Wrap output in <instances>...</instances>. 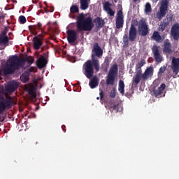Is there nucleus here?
<instances>
[{"label": "nucleus", "instance_id": "nucleus-38", "mask_svg": "<svg viewBox=\"0 0 179 179\" xmlns=\"http://www.w3.org/2000/svg\"><path fill=\"white\" fill-rule=\"evenodd\" d=\"M110 6H111V3H110V2H108V1H106L103 4V9H104V10H106V12H107V10L111 9V8H110Z\"/></svg>", "mask_w": 179, "mask_h": 179}, {"label": "nucleus", "instance_id": "nucleus-47", "mask_svg": "<svg viewBox=\"0 0 179 179\" xmlns=\"http://www.w3.org/2000/svg\"><path fill=\"white\" fill-rule=\"evenodd\" d=\"M29 71L30 72H36V68L35 67H30Z\"/></svg>", "mask_w": 179, "mask_h": 179}, {"label": "nucleus", "instance_id": "nucleus-37", "mask_svg": "<svg viewBox=\"0 0 179 179\" xmlns=\"http://www.w3.org/2000/svg\"><path fill=\"white\" fill-rule=\"evenodd\" d=\"M29 76L27 75H22L20 76V80L22 82V83H26L29 82Z\"/></svg>", "mask_w": 179, "mask_h": 179}, {"label": "nucleus", "instance_id": "nucleus-14", "mask_svg": "<svg viewBox=\"0 0 179 179\" xmlns=\"http://www.w3.org/2000/svg\"><path fill=\"white\" fill-rule=\"evenodd\" d=\"M171 34L173 40H179V23L174 24L171 29Z\"/></svg>", "mask_w": 179, "mask_h": 179}, {"label": "nucleus", "instance_id": "nucleus-7", "mask_svg": "<svg viewBox=\"0 0 179 179\" xmlns=\"http://www.w3.org/2000/svg\"><path fill=\"white\" fill-rule=\"evenodd\" d=\"M94 71L96 72H99V71H100V61H99V58L94 57V56H92L90 61V77L91 78L94 74Z\"/></svg>", "mask_w": 179, "mask_h": 179}, {"label": "nucleus", "instance_id": "nucleus-41", "mask_svg": "<svg viewBox=\"0 0 179 179\" xmlns=\"http://www.w3.org/2000/svg\"><path fill=\"white\" fill-rule=\"evenodd\" d=\"M27 62H28L29 65H31L33 62H34V59L31 57H27L26 59Z\"/></svg>", "mask_w": 179, "mask_h": 179}, {"label": "nucleus", "instance_id": "nucleus-8", "mask_svg": "<svg viewBox=\"0 0 179 179\" xmlns=\"http://www.w3.org/2000/svg\"><path fill=\"white\" fill-rule=\"evenodd\" d=\"M66 34L69 44H71V45H76V44H78L76 43V40H78V32L73 29H69L66 31Z\"/></svg>", "mask_w": 179, "mask_h": 179}, {"label": "nucleus", "instance_id": "nucleus-23", "mask_svg": "<svg viewBox=\"0 0 179 179\" xmlns=\"http://www.w3.org/2000/svg\"><path fill=\"white\" fill-rule=\"evenodd\" d=\"M47 64V59L44 57V56H41L40 59H38L36 61V65L40 69H41V68H44Z\"/></svg>", "mask_w": 179, "mask_h": 179}, {"label": "nucleus", "instance_id": "nucleus-30", "mask_svg": "<svg viewBox=\"0 0 179 179\" xmlns=\"http://www.w3.org/2000/svg\"><path fill=\"white\" fill-rule=\"evenodd\" d=\"M9 43V38L8 36H0V45L3 44V45H8Z\"/></svg>", "mask_w": 179, "mask_h": 179}, {"label": "nucleus", "instance_id": "nucleus-26", "mask_svg": "<svg viewBox=\"0 0 179 179\" xmlns=\"http://www.w3.org/2000/svg\"><path fill=\"white\" fill-rule=\"evenodd\" d=\"M146 64V60L142 59L136 65V72L142 73V66Z\"/></svg>", "mask_w": 179, "mask_h": 179}, {"label": "nucleus", "instance_id": "nucleus-42", "mask_svg": "<svg viewBox=\"0 0 179 179\" xmlns=\"http://www.w3.org/2000/svg\"><path fill=\"white\" fill-rule=\"evenodd\" d=\"M106 12L109 16H114V15H115V12L111 8H109V10H106Z\"/></svg>", "mask_w": 179, "mask_h": 179}, {"label": "nucleus", "instance_id": "nucleus-32", "mask_svg": "<svg viewBox=\"0 0 179 179\" xmlns=\"http://www.w3.org/2000/svg\"><path fill=\"white\" fill-rule=\"evenodd\" d=\"M169 26H170V22L167 21V22H163L160 26H159V29L161 30V31H163L164 30H166V28L169 27Z\"/></svg>", "mask_w": 179, "mask_h": 179}, {"label": "nucleus", "instance_id": "nucleus-24", "mask_svg": "<svg viewBox=\"0 0 179 179\" xmlns=\"http://www.w3.org/2000/svg\"><path fill=\"white\" fill-rule=\"evenodd\" d=\"M152 40L157 41V43H162L163 41V38L160 34L157 31H155L151 36Z\"/></svg>", "mask_w": 179, "mask_h": 179}, {"label": "nucleus", "instance_id": "nucleus-45", "mask_svg": "<svg viewBox=\"0 0 179 179\" xmlns=\"http://www.w3.org/2000/svg\"><path fill=\"white\" fill-rule=\"evenodd\" d=\"M8 34V31L6 30H4L1 32V34L0 36H3L4 37H8V35H6Z\"/></svg>", "mask_w": 179, "mask_h": 179}, {"label": "nucleus", "instance_id": "nucleus-40", "mask_svg": "<svg viewBox=\"0 0 179 179\" xmlns=\"http://www.w3.org/2000/svg\"><path fill=\"white\" fill-rule=\"evenodd\" d=\"M166 68V66H161L159 69L158 75H162V73H164Z\"/></svg>", "mask_w": 179, "mask_h": 179}, {"label": "nucleus", "instance_id": "nucleus-53", "mask_svg": "<svg viewBox=\"0 0 179 179\" xmlns=\"http://www.w3.org/2000/svg\"><path fill=\"white\" fill-rule=\"evenodd\" d=\"M1 70H0V76H1Z\"/></svg>", "mask_w": 179, "mask_h": 179}, {"label": "nucleus", "instance_id": "nucleus-39", "mask_svg": "<svg viewBox=\"0 0 179 179\" xmlns=\"http://www.w3.org/2000/svg\"><path fill=\"white\" fill-rule=\"evenodd\" d=\"M19 22L21 23V24H24L26 22H27V20L26 19V17L24 15H21L19 17Z\"/></svg>", "mask_w": 179, "mask_h": 179}, {"label": "nucleus", "instance_id": "nucleus-51", "mask_svg": "<svg viewBox=\"0 0 179 179\" xmlns=\"http://www.w3.org/2000/svg\"><path fill=\"white\" fill-rule=\"evenodd\" d=\"M80 82H78V83L76 84L75 85H76V87H78V85H80Z\"/></svg>", "mask_w": 179, "mask_h": 179}, {"label": "nucleus", "instance_id": "nucleus-18", "mask_svg": "<svg viewBox=\"0 0 179 179\" xmlns=\"http://www.w3.org/2000/svg\"><path fill=\"white\" fill-rule=\"evenodd\" d=\"M152 76H153V67L152 66L147 68L143 74L141 72V78L143 80H148Z\"/></svg>", "mask_w": 179, "mask_h": 179}, {"label": "nucleus", "instance_id": "nucleus-55", "mask_svg": "<svg viewBox=\"0 0 179 179\" xmlns=\"http://www.w3.org/2000/svg\"><path fill=\"white\" fill-rule=\"evenodd\" d=\"M134 2H136V1H138V0H134Z\"/></svg>", "mask_w": 179, "mask_h": 179}, {"label": "nucleus", "instance_id": "nucleus-48", "mask_svg": "<svg viewBox=\"0 0 179 179\" xmlns=\"http://www.w3.org/2000/svg\"><path fill=\"white\" fill-rule=\"evenodd\" d=\"M99 96H100L101 100H102V99H103V97L104 96V94H103V91H101V92H100Z\"/></svg>", "mask_w": 179, "mask_h": 179}, {"label": "nucleus", "instance_id": "nucleus-52", "mask_svg": "<svg viewBox=\"0 0 179 179\" xmlns=\"http://www.w3.org/2000/svg\"><path fill=\"white\" fill-rule=\"evenodd\" d=\"M1 19H3V16H0V20Z\"/></svg>", "mask_w": 179, "mask_h": 179}, {"label": "nucleus", "instance_id": "nucleus-36", "mask_svg": "<svg viewBox=\"0 0 179 179\" xmlns=\"http://www.w3.org/2000/svg\"><path fill=\"white\" fill-rule=\"evenodd\" d=\"M152 12V6L150 5V3H146L145 6V13L146 15Z\"/></svg>", "mask_w": 179, "mask_h": 179}, {"label": "nucleus", "instance_id": "nucleus-46", "mask_svg": "<svg viewBox=\"0 0 179 179\" xmlns=\"http://www.w3.org/2000/svg\"><path fill=\"white\" fill-rule=\"evenodd\" d=\"M69 17H71V19H76V16H75V15H73L71 13H70Z\"/></svg>", "mask_w": 179, "mask_h": 179}, {"label": "nucleus", "instance_id": "nucleus-3", "mask_svg": "<svg viewBox=\"0 0 179 179\" xmlns=\"http://www.w3.org/2000/svg\"><path fill=\"white\" fill-rule=\"evenodd\" d=\"M3 90H0V121L2 120L1 114H3L6 110H9L13 107V98L10 96L6 95Z\"/></svg>", "mask_w": 179, "mask_h": 179}, {"label": "nucleus", "instance_id": "nucleus-10", "mask_svg": "<svg viewBox=\"0 0 179 179\" xmlns=\"http://www.w3.org/2000/svg\"><path fill=\"white\" fill-rule=\"evenodd\" d=\"M101 58L103 57V49L99 45L98 43H95L92 48V54L91 58Z\"/></svg>", "mask_w": 179, "mask_h": 179}, {"label": "nucleus", "instance_id": "nucleus-6", "mask_svg": "<svg viewBox=\"0 0 179 179\" xmlns=\"http://www.w3.org/2000/svg\"><path fill=\"white\" fill-rule=\"evenodd\" d=\"M104 24H106V22L100 17H96L93 20H92V18L90 19V30L95 26V28L94 29L95 33H97L100 29L103 27Z\"/></svg>", "mask_w": 179, "mask_h": 179}, {"label": "nucleus", "instance_id": "nucleus-11", "mask_svg": "<svg viewBox=\"0 0 179 179\" xmlns=\"http://www.w3.org/2000/svg\"><path fill=\"white\" fill-rule=\"evenodd\" d=\"M17 87H19V83L15 80H11L7 83V85L6 86V91L10 94L13 93Z\"/></svg>", "mask_w": 179, "mask_h": 179}, {"label": "nucleus", "instance_id": "nucleus-35", "mask_svg": "<svg viewBox=\"0 0 179 179\" xmlns=\"http://www.w3.org/2000/svg\"><path fill=\"white\" fill-rule=\"evenodd\" d=\"M70 13H79V7L76 5H73L70 8Z\"/></svg>", "mask_w": 179, "mask_h": 179}, {"label": "nucleus", "instance_id": "nucleus-43", "mask_svg": "<svg viewBox=\"0 0 179 179\" xmlns=\"http://www.w3.org/2000/svg\"><path fill=\"white\" fill-rule=\"evenodd\" d=\"M159 85H160V80H155L154 82H153V86H154V89H155L156 87H157V86H159Z\"/></svg>", "mask_w": 179, "mask_h": 179}, {"label": "nucleus", "instance_id": "nucleus-44", "mask_svg": "<svg viewBox=\"0 0 179 179\" xmlns=\"http://www.w3.org/2000/svg\"><path fill=\"white\" fill-rule=\"evenodd\" d=\"M110 97L111 99H115V90H113V92L110 93Z\"/></svg>", "mask_w": 179, "mask_h": 179}, {"label": "nucleus", "instance_id": "nucleus-2", "mask_svg": "<svg viewBox=\"0 0 179 179\" xmlns=\"http://www.w3.org/2000/svg\"><path fill=\"white\" fill-rule=\"evenodd\" d=\"M76 28L78 33L90 31V17H86L83 13L78 14L76 17Z\"/></svg>", "mask_w": 179, "mask_h": 179}, {"label": "nucleus", "instance_id": "nucleus-27", "mask_svg": "<svg viewBox=\"0 0 179 179\" xmlns=\"http://www.w3.org/2000/svg\"><path fill=\"white\" fill-rule=\"evenodd\" d=\"M117 73H118V66L117 64H113V66L110 67L108 75L115 76Z\"/></svg>", "mask_w": 179, "mask_h": 179}, {"label": "nucleus", "instance_id": "nucleus-4", "mask_svg": "<svg viewBox=\"0 0 179 179\" xmlns=\"http://www.w3.org/2000/svg\"><path fill=\"white\" fill-rule=\"evenodd\" d=\"M137 36H138V30L136 29V27H135L134 23H131L129 30V37H128V35L127 34L123 36L122 41H123L124 45H125L126 47H128V45H129V41H131V43L134 42L135 40H136Z\"/></svg>", "mask_w": 179, "mask_h": 179}, {"label": "nucleus", "instance_id": "nucleus-54", "mask_svg": "<svg viewBox=\"0 0 179 179\" xmlns=\"http://www.w3.org/2000/svg\"><path fill=\"white\" fill-rule=\"evenodd\" d=\"M89 86H90V82H89Z\"/></svg>", "mask_w": 179, "mask_h": 179}, {"label": "nucleus", "instance_id": "nucleus-21", "mask_svg": "<svg viewBox=\"0 0 179 179\" xmlns=\"http://www.w3.org/2000/svg\"><path fill=\"white\" fill-rule=\"evenodd\" d=\"M165 89H166L165 83H162L160 85V87H159L157 89L154 88L153 93H154V95L155 96V97H159V96H160V94H162L163 90H164Z\"/></svg>", "mask_w": 179, "mask_h": 179}, {"label": "nucleus", "instance_id": "nucleus-22", "mask_svg": "<svg viewBox=\"0 0 179 179\" xmlns=\"http://www.w3.org/2000/svg\"><path fill=\"white\" fill-rule=\"evenodd\" d=\"M141 79H142V73H139L138 71H136V75L133 78L132 85L133 86H138V85H139V82H141Z\"/></svg>", "mask_w": 179, "mask_h": 179}, {"label": "nucleus", "instance_id": "nucleus-5", "mask_svg": "<svg viewBox=\"0 0 179 179\" xmlns=\"http://www.w3.org/2000/svg\"><path fill=\"white\" fill-rule=\"evenodd\" d=\"M138 31L140 36L143 37H145L149 34V25H148L145 18H141L138 21Z\"/></svg>", "mask_w": 179, "mask_h": 179}, {"label": "nucleus", "instance_id": "nucleus-50", "mask_svg": "<svg viewBox=\"0 0 179 179\" xmlns=\"http://www.w3.org/2000/svg\"><path fill=\"white\" fill-rule=\"evenodd\" d=\"M80 2H87V0H80Z\"/></svg>", "mask_w": 179, "mask_h": 179}, {"label": "nucleus", "instance_id": "nucleus-34", "mask_svg": "<svg viewBox=\"0 0 179 179\" xmlns=\"http://www.w3.org/2000/svg\"><path fill=\"white\" fill-rule=\"evenodd\" d=\"M80 9L86 10L89 8V3L87 1H80Z\"/></svg>", "mask_w": 179, "mask_h": 179}, {"label": "nucleus", "instance_id": "nucleus-25", "mask_svg": "<svg viewBox=\"0 0 179 179\" xmlns=\"http://www.w3.org/2000/svg\"><path fill=\"white\" fill-rule=\"evenodd\" d=\"M115 82V76H111L110 74H108L107 78H106V85L107 86H114V83Z\"/></svg>", "mask_w": 179, "mask_h": 179}, {"label": "nucleus", "instance_id": "nucleus-13", "mask_svg": "<svg viewBox=\"0 0 179 179\" xmlns=\"http://www.w3.org/2000/svg\"><path fill=\"white\" fill-rule=\"evenodd\" d=\"M124 27V15H122V10H120L117 12V17L116 18V29H121Z\"/></svg>", "mask_w": 179, "mask_h": 179}, {"label": "nucleus", "instance_id": "nucleus-20", "mask_svg": "<svg viewBox=\"0 0 179 179\" xmlns=\"http://www.w3.org/2000/svg\"><path fill=\"white\" fill-rule=\"evenodd\" d=\"M163 52L167 54V55H169V54L173 52V46L171 45V43H170V41L166 40L164 41Z\"/></svg>", "mask_w": 179, "mask_h": 179}, {"label": "nucleus", "instance_id": "nucleus-9", "mask_svg": "<svg viewBox=\"0 0 179 179\" xmlns=\"http://www.w3.org/2000/svg\"><path fill=\"white\" fill-rule=\"evenodd\" d=\"M44 38V34H39L37 36L33 38V46L34 50H40L41 45H43V39Z\"/></svg>", "mask_w": 179, "mask_h": 179}, {"label": "nucleus", "instance_id": "nucleus-49", "mask_svg": "<svg viewBox=\"0 0 179 179\" xmlns=\"http://www.w3.org/2000/svg\"><path fill=\"white\" fill-rule=\"evenodd\" d=\"M65 128H66L65 125L62 126V129H63L64 132H66V129Z\"/></svg>", "mask_w": 179, "mask_h": 179}, {"label": "nucleus", "instance_id": "nucleus-57", "mask_svg": "<svg viewBox=\"0 0 179 179\" xmlns=\"http://www.w3.org/2000/svg\"><path fill=\"white\" fill-rule=\"evenodd\" d=\"M96 99H97V100H99V97H97Z\"/></svg>", "mask_w": 179, "mask_h": 179}, {"label": "nucleus", "instance_id": "nucleus-16", "mask_svg": "<svg viewBox=\"0 0 179 179\" xmlns=\"http://www.w3.org/2000/svg\"><path fill=\"white\" fill-rule=\"evenodd\" d=\"M152 51L154 54V58L156 62L160 64V62H162V60L163 59V57H162V55H160V52H159V47L157 45H154L152 48Z\"/></svg>", "mask_w": 179, "mask_h": 179}, {"label": "nucleus", "instance_id": "nucleus-29", "mask_svg": "<svg viewBox=\"0 0 179 179\" xmlns=\"http://www.w3.org/2000/svg\"><path fill=\"white\" fill-rule=\"evenodd\" d=\"M97 86H99V78H97L96 76H94L90 80V87L91 89H94L95 87H97Z\"/></svg>", "mask_w": 179, "mask_h": 179}, {"label": "nucleus", "instance_id": "nucleus-33", "mask_svg": "<svg viewBox=\"0 0 179 179\" xmlns=\"http://www.w3.org/2000/svg\"><path fill=\"white\" fill-rule=\"evenodd\" d=\"M120 108L122 110L121 104L120 103L114 104L110 107V110H112L113 111H115V113H118V111H120Z\"/></svg>", "mask_w": 179, "mask_h": 179}, {"label": "nucleus", "instance_id": "nucleus-1", "mask_svg": "<svg viewBox=\"0 0 179 179\" xmlns=\"http://www.w3.org/2000/svg\"><path fill=\"white\" fill-rule=\"evenodd\" d=\"M24 58H19L17 55L12 56L8 59V64L3 69L4 75H12L15 73V71L20 69L24 65Z\"/></svg>", "mask_w": 179, "mask_h": 179}, {"label": "nucleus", "instance_id": "nucleus-28", "mask_svg": "<svg viewBox=\"0 0 179 179\" xmlns=\"http://www.w3.org/2000/svg\"><path fill=\"white\" fill-rule=\"evenodd\" d=\"M28 94H29L31 100H34V99H36V97H37V95L36 94V90L34 89V87H30L28 89Z\"/></svg>", "mask_w": 179, "mask_h": 179}, {"label": "nucleus", "instance_id": "nucleus-15", "mask_svg": "<svg viewBox=\"0 0 179 179\" xmlns=\"http://www.w3.org/2000/svg\"><path fill=\"white\" fill-rule=\"evenodd\" d=\"M28 29H29V30H30L31 31V33L34 36H37V34H38V31L41 30V31H43V30H42L43 24H41V22H38L37 24L29 25L28 27Z\"/></svg>", "mask_w": 179, "mask_h": 179}, {"label": "nucleus", "instance_id": "nucleus-56", "mask_svg": "<svg viewBox=\"0 0 179 179\" xmlns=\"http://www.w3.org/2000/svg\"><path fill=\"white\" fill-rule=\"evenodd\" d=\"M156 1V2H157V1H159V0H155Z\"/></svg>", "mask_w": 179, "mask_h": 179}, {"label": "nucleus", "instance_id": "nucleus-17", "mask_svg": "<svg viewBox=\"0 0 179 179\" xmlns=\"http://www.w3.org/2000/svg\"><path fill=\"white\" fill-rule=\"evenodd\" d=\"M83 73L87 79H90V59H88L83 66Z\"/></svg>", "mask_w": 179, "mask_h": 179}, {"label": "nucleus", "instance_id": "nucleus-12", "mask_svg": "<svg viewBox=\"0 0 179 179\" xmlns=\"http://www.w3.org/2000/svg\"><path fill=\"white\" fill-rule=\"evenodd\" d=\"M171 69L173 75H178L179 73V57L172 58Z\"/></svg>", "mask_w": 179, "mask_h": 179}, {"label": "nucleus", "instance_id": "nucleus-31", "mask_svg": "<svg viewBox=\"0 0 179 179\" xmlns=\"http://www.w3.org/2000/svg\"><path fill=\"white\" fill-rule=\"evenodd\" d=\"M124 89H125V84H124V81L122 80H120L118 90L121 94H124V92H125Z\"/></svg>", "mask_w": 179, "mask_h": 179}, {"label": "nucleus", "instance_id": "nucleus-19", "mask_svg": "<svg viewBox=\"0 0 179 179\" xmlns=\"http://www.w3.org/2000/svg\"><path fill=\"white\" fill-rule=\"evenodd\" d=\"M169 8V0H162V5L160 6V17H164L166 16V12Z\"/></svg>", "mask_w": 179, "mask_h": 179}]
</instances>
